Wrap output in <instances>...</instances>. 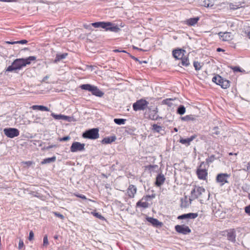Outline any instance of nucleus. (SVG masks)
<instances>
[{
	"instance_id": "58836bf2",
	"label": "nucleus",
	"mask_w": 250,
	"mask_h": 250,
	"mask_svg": "<svg viewBox=\"0 0 250 250\" xmlns=\"http://www.w3.org/2000/svg\"><path fill=\"white\" fill-rule=\"evenodd\" d=\"M229 8L231 10H236L239 8V5H237L232 3H230L229 4Z\"/></svg>"
},
{
	"instance_id": "f8f14e48",
	"label": "nucleus",
	"mask_w": 250,
	"mask_h": 250,
	"mask_svg": "<svg viewBox=\"0 0 250 250\" xmlns=\"http://www.w3.org/2000/svg\"><path fill=\"white\" fill-rule=\"evenodd\" d=\"M175 230L179 233L186 235L191 232V229L188 227L185 226L184 225H177L175 226Z\"/></svg>"
},
{
	"instance_id": "774afa93",
	"label": "nucleus",
	"mask_w": 250,
	"mask_h": 250,
	"mask_svg": "<svg viewBox=\"0 0 250 250\" xmlns=\"http://www.w3.org/2000/svg\"><path fill=\"white\" fill-rule=\"evenodd\" d=\"M174 130L175 131V132H177L178 131V129L177 128H174Z\"/></svg>"
},
{
	"instance_id": "4d7b16f0",
	"label": "nucleus",
	"mask_w": 250,
	"mask_h": 250,
	"mask_svg": "<svg viewBox=\"0 0 250 250\" xmlns=\"http://www.w3.org/2000/svg\"><path fill=\"white\" fill-rule=\"evenodd\" d=\"M69 139H70V137H69V136H68L63 137V141H67V140H68Z\"/></svg>"
},
{
	"instance_id": "09e8293b",
	"label": "nucleus",
	"mask_w": 250,
	"mask_h": 250,
	"mask_svg": "<svg viewBox=\"0 0 250 250\" xmlns=\"http://www.w3.org/2000/svg\"><path fill=\"white\" fill-rule=\"evenodd\" d=\"M17 43H20V44H26V43H27V41L26 40H21V41H17Z\"/></svg>"
},
{
	"instance_id": "6e6d98bb",
	"label": "nucleus",
	"mask_w": 250,
	"mask_h": 250,
	"mask_svg": "<svg viewBox=\"0 0 250 250\" xmlns=\"http://www.w3.org/2000/svg\"><path fill=\"white\" fill-rule=\"evenodd\" d=\"M77 196H78V197H80V198H81L82 199H86V197L84 195H77Z\"/></svg>"
},
{
	"instance_id": "2eb2a0df",
	"label": "nucleus",
	"mask_w": 250,
	"mask_h": 250,
	"mask_svg": "<svg viewBox=\"0 0 250 250\" xmlns=\"http://www.w3.org/2000/svg\"><path fill=\"white\" fill-rule=\"evenodd\" d=\"M220 39L223 41H229L232 39V35L230 32H222L218 33Z\"/></svg>"
},
{
	"instance_id": "b1692460",
	"label": "nucleus",
	"mask_w": 250,
	"mask_h": 250,
	"mask_svg": "<svg viewBox=\"0 0 250 250\" xmlns=\"http://www.w3.org/2000/svg\"><path fill=\"white\" fill-rule=\"evenodd\" d=\"M197 116L193 115H186L184 117H181V120L183 121H195Z\"/></svg>"
},
{
	"instance_id": "69168bd1",
	"label": "nucleus",
	"mask_w": 250,
	"mask_h": 250,
	"mask_svg": "<svg viewBox=\"0 0 250 250\" xmlns=\"http://www.w3.org/2000/svg\"><path fill=\"white\" fill-rule=\"evenodd\" d=\"M248 36L250 39V31L248 33Z\"/></svg>"
},
{
	"instance_id": "7ed1b4c3",
	"label": "nucleus",
	"mask_w": 250,
	"mask_h": 250,
	"mask_svg": "<svg viewBox=\"0 0 250 250\" xmlns=\"http://www.w3.org/2000/svg\"><path fill=\"white\" fill-rule=\"evenodd\" d=\"M80 87L83 90H87L92 93V94L97 97H102L104 93L99 90L97 86L92 85L90 84H83L80 86Z\"/></svg>"
},
{
	"instance_id": "e2e57ef3",
	"label": "nucleus",
	"mask_w": 250,
	"mask_h": 250,
	"mask_svg": "<svg viewBox=\"0 0 250 250\" xmlns=\"http://www.w3.org/2000/svg\"><path fill=\"white\" fill-rule=\"evenodd\" d=\"M26 164H27L28 165H30L32 164V162L30 161H28L26 162Z\"/></svg>"
},
{
	"instance_id": "393cba45",
	"label": "nucleus",
	"mask_w": 250,
	"mask_h": 250,
	"mask_svg": "<svg viewBox=\"0 0 250 250\" xmlns=\"http://www.w3.org/2000/svg\"><path fill=\"white\" fill-rule=\"evenodd\" d=\"M199 20V18L198 17L190 18L187 21V24L190 26H193Z\"/></svg>"
},
{
	"instance_id": "aec40b11",
	"label": "nucleus",
	"mask_w": 250,
	"mask_h": 250,
	"mask_svg": "<svg viewBox=\"0 0 250 250\" xmlns=\"http://www.w3.org/2000/svg\"><path fill=\"white\" fill-rule=\"evenodd\" d=\"M137 188L133 185L129 186L127 189V194L130 198H133L136 193Z\"/></svg>"
},
{
	"instance_id": "de8ad7c7",
	"label": "nucleus",
	"mask_w": 250,
	"mask_h": 250,
	"mask_svg": "<svg viewBox=\"0 0 250 250\" xmlns=\"http://www.w3.org/2000/svg\"><path fill=\"white\" fill-rule=\"evenodd\" d=\"M232 69L234 72H241V68L239 66H233L232 67Z\"/></svg>"
},
{
	"instance_id": "37998d69",
	"label": "nucleus",
	"mask_w": 250,
	"mask_h": 250,
	"mask_svg": "<svg viewBox=\"0 0 250 250\" xmlns=\"http://www.w3.org/2000/svg\"><path fill=\"white\" fill-rule=\"evenodd\" d=\"M245 211L246 213L250 216V205L245 207Z\"/></svg>"
},
{
	"instance_id": "6e6552de",
	"label": "nucleus",
	"mask_w": 250,
	"mask_h": 250,
	"mask_svg": "<svg viewBox=\"0 0 250 250\" xmlns=\"http://www.w3.org/2000/svg\"><path fill=\"white\" fill-rule=\"evenodd\" d=\"M206 192L205 189L202 187H195L191 191V197L197 199L201 197L204 193Z\"/></svg>"
},
{
	"instance_id": "0eeeda50",
	"label": "nucleus",
	"mask_w": 250,
	"mask_h": 250,
	"mask_svg": "<svg viewBox=\"0 0 250 250\" xmlns=\"http://www.w3.org/2000/svg\"><path fill=\"white\" fill-rule=\"evenodd\" d=\"M148 104V102L146 100L140 99L134 103L132 106L133 110L135 111L144 110L146 108Z\"/></svg>"
},
{
	"instance_id": "a19ab883",
	"label": "nucleus",
	"mask_w": 250,
	"mask_h": 250,
	"mask_svg": "<svg viewBox=\"0 0 250 250\" xmlns=\"http://www.w3.org/2000/svg\"><path fill=\"white\" fill-rule=\"evenodd\" d=\"M155 197V195H146V196H144L143 198H142V200H145L146 201H147L148 200L149 198H154Z\"/></svg>"
},
{
	"instance_id": "5701e85b",
	"label": "nucleus",
	"mask_w": 250,
	"mask_h": 250,
	"mask_svg": "<svg viewBox=\"0 0 250 250\" xmlns=\"http://www.w3.org/2000/svg\"><path fill=\"white\" fill-rule=\"evenodd\" d=\"M200 3L202 6L208 7L214 5V0H200Z\"/></svg>"
},
{
	"instance_id": "39448f33",
	"label": "nucleus",
	"mask_w": 250,
	"mask_h": 250,
	"mask_svg": "<svg viewBox=\"0 0 250 250\" xmlns=\"http://www.w3.org/2000/svg\"><path fill=\"white\" fill-rule=\"evenodd\" d=\"M82 136L84 138L90 139H97L99 136V129L97 128H94L86 130L83 133Z\"/></svg>"
},
{
	"instance_id": "e433bc0d",
	"label": "nucleus",
	"mask_w": 250,
	"mask_h": 250,
	"mask_svg": "<svg viewBox=\"0 0 250 250\" xmlns=\"http://www.w3.org/2000/svg\"><path fill=\"white\" fill-rule=\"evenodd\" d=\"M193 66L196 70H200V69L201 68V65L200 64V63L199 62H193Z\"/></svg>"
},
{
	"instance_id": "bf43d9fd",
	"label": "nucleus",
	"mask_w": 250,
	"mask_h": 250,
	"mask_svg": "<svg viewBox=\"0 0 250 250\" xmlns=\"http://www.w3.org/2000/svg\"><path fill=\"white\" fill-rule=\"evenodd\" d=\"M83 27H84V28H85V29H89V27H90V25L84 24V25H83Z\"/></svg>"
},
{
	"instance_id": "f257e3e1",
	"label": "nucleus",
	"mask_w": 250,
	"mask_h": 250,
	"mask_svg": "<svg viewBox=\"0 0 250 250\" xmlns=\"http://www.w3.org/2000/svg\"><path fill=\"white\" fill-rule=\"evenodd\" d=\"M36 60V57L35 56H29L26 58L16 59L12 63V64L6 68L5 73L20 70L26 65L30 64L32 61Z\"/></svg>"
},
{
	"instance_id": "603ef678",
	"label": "nucleus",
	"mask_w": 250,
	"mask_h": 250,
	"mask_svg": "<svg viewBox=\"0 0 250 250\" xmlns=\"http://www.w3.org/2000/svg\"><path fill=\"white\" fill-rule=\"evenodd\" d=\"M157 166L155 165V166H152V165H148L147 167V168L149 169V170H151V169H152L153 168H154V167H156Z\"/></svg>"
},
{
	"instance_id": "412c9836",
	"label": "nucleus",
	"mask_w": 250,
	"mask_h": 250,
	"mask_svg": "<svg viewBox=\"0 0 250 250\" xmlns=\"http://www.w3.org/2000/svg\"><path fill=\"white\" fill-rule=\"evenodd\" d=\"M176 101H178L176 98H168L162 101V104H166L169 107H172L173 105H175V103H173V102H175Z\"/></svg>"
},
{
	"instance_id": "f3484780",
	"label": "nucleus",
	"mask_w": 250,
	"mask_h": 250,
	"mask_svg": "<svg viewBox=\"0 0 250 250\" xmlns=\"http://www.w3.org/2000/svg\"><path fill=\"white\" fill-rule=\"evenodd\" d=\"M166 178L165 176L162 173L158 174L156 178L155 182V185L158 187H160L165 182Z\"/></svg>"
},
{
	"instance_id": "6ab92c4d",
	"label": "nucleus",
	"mask_w": 250,
	"mask_h": 250,
	"mask_svg": "<svg viewBox=\"0 0 250 250\" xmlns=\"http://www.w3.org/2000/svg\"><path fill=\"white\" fill-rule=\"evenodd\" d=\"M146 220L153 226L156 227H161L163 225L162 223L160 222L158 219L151 217H147Z\"/></svg>"
},
{
	"instance_id": "20e7f679",
	"label": "nucleus",
	"mask_w": 250,
	"mask_h": 250,
	"mask_svg": "<svg viewBox=\"0 0 250 250\" xmlns=\"http://www.w3.org/2000/svg\"><path fill=\"white\" fill-rule=\"evenodd\" d=\"M212 81L216 84L219 85L222 88L226 89L229 87L230 82L224 79L219 75H215L212 78Z\"/></svg>"
},
{
	"instance_id": "338daca9",
	"label": "nucleus",
	"mask_w": 250,
	"mask_h": 250,
	"mask_svg": "<svg viewBox=\"0 0 250 250\" xmlns=\"http://www.w3.org/2000/svg\"><path fill=\"white\" fill-rule=\"evenodd\" d=\"M115 52H121V51L118 50V49H116L114 50Z\"/></svg>"
},
{
	"instance_id": "f03ea898",
	"label": "nucleus",
	"mask_w": 250,
	"mask_h": 250,
	"mask_svg": "<svg viewBox=\"0 0 250 250\" xmlns=\"http://www.w3.org/2000/svg\"><path fill=\"white\" fill-rule=\"evenodd\" d=\"M91 25L95 28L101 27L105 31H110L114 33H118L121 31V28L117 24L111 22L98 21L92 23Z\"/></svg>"
},
{
	"instance_id": "c85d7f7f",
	"label": "nucleus",
	"mask_w": 250,
	"mask_h": 250,
	"mask_svg": "<svg viewBox=\"0 0 250 250\" xmlns=\"http://www.w3.org/2000/svg\"><path fill=\"white\" fill-rule=\"evenodd\" d=\"M142 199L137 202L136 207H142L144 208H146L149 206V204L146 202H142Z\"/></svg>"
},
{
	"instance_id": "9d476101",
	"label": "nucleus",
	"mask_w": 250,
	"mask_h": 250,
	"mask_svg": "<svg viewBox=\"0 0 250 250\" xmlns=\"http://www.w3.org/2000/svg\"><path fill=\"white\" fill-rule=\"evenodd\" d=\"M230 175L227 173H219L216 177L217 183H220L221 186H223L225 183H228V179L229 178Z\"/></svg>"
},
{
	"instance_id": "4be33fe9",
	"label": "nucleus",
	"mask_w": 250,
	"mask_h": 250,
	"mask_svg": "<svg viewBox=\"0 0 250 250\" xmlns=\"http://www.w3.org/2000/svg\"><path fill=\"white\" fill-rule=\"evenodd\" d=\"M116 140L115 136H112L104 138L101 141L103 144H108L114 142Z\"/></svg>"
},
{
	"instance_id": "8fccbe9b",
	"label": "nucleus",
	"mask_w": 250,
	"mask_h": 250,
	"mask_svg": "<svg viewBox=\"0 0 250 250\" xmlns=\"http://www.w3.org/2000/svg\"><path fill=\"white\" fill-rule=\"evenodd\" d=\"M54 213L55 214V215L56 216H58V217H60L61 218H62V215L59 213H58L57 212H54Z\"/></svg>"
},
{
	"instance_id": "f704fd0d",
	"label": "nucleus",
	"mask_w": 250,
	"mask_h": 250,
	"mask_svg": "<svg viewBox=\"0 0 250 250\" xmlns=\"http://www.w3.org/2000/svg\"><path fill=\"white\" fill-rule=\"evenodd\" d=\"M62 59V54H57L56 55V57L54 60V63H57L58 62L60 61Z\"/></svg>"
},
{
	"instance_id": "c03bdc74",
	"label": "nucleus",
	"mask_w": 250,
	"mask_h": 250,
	"mask_svg": "<svg viewBox=\"0 0 250 250\" xmlns=\"http://www.w3.org/2000/svg\"><path fill=\"white\" fill-rule=\"evenodd\" d=\"M213 133L216 135H218L220 134V132L218 131V127H214L213 129Z\"/></svg>"
},
{
	"instance_id": "49530a36",
	"label": "nucleus",
	"mask_w": 250,
	"mask_h": 250,
	"mask_svg": "<svg viewBox=\"0 0 250 250\" xmlns=\"http://www.w3.org/2000/svg\"><path fill=\"white\" fill-rule=\"evenodd\" d=\"M34 235V232L32 231H30L29 232V237H28V239L29 241H31L33 239Z\"/></svg>"
},
{
	"instance_id": "1a4fd4ad",
	"label": "nucleus",
	"mask_w": 250,
	"mask_h": 250,
	"mask_svg": "<svg viewBox=\"0 0 250 250\" xmlns=\"http://www.w3.org/2000/svg\"><path fill=\"white\" fill-rule=\"evenodd\" d=\"M4 134L8 137L13 138L20 134L19 130L15 128H6L3 130Z\"/></svg>"
},
{
	"instance_id": "052dcab7",
	"label": "nucleus",
	"mask_w": 250,
	"mask_h": 250,
	"mask_svg": "<svg viewBox=\"0 0 250 250\" xmlns=\"http://www.w3.org/2000/svg\"><path fill=\"white\" fill-rule=\"evenodd\" d=\"M217 52L224 51V50H223V49H222L221 48H218L217 49Z\"/></svg>"
},
{
	"instance_id": "c9c22d12",
	"label": "nucleus",
	"mask_w": 250,
	"mask_h": 250,
	"mask_svg": "<svg viewBox=\"0 0 250 250\" xmlns=\"http://www.w3.org/2000/svg\"><path fill=\"white\" fill-rule=\"evenodd\" d=\"M91 213L96 217L101 220H104V218L100 213L96 212H92Z\"/></svg>"
},
{
	"instance_id": "a878e982",
	"label": "nucleus",
	"mask_w": 250,
	"mask_h": 250,
	"mask_svg": "<svg viewBox=\"0 0 250 250\" xmlns=\"http://www.w3.org/2000/svg\"><path fill=\"white\" fill-rule=\"evenodd\" d=\"M32 107V109L33 110H38L42 111H49V108L45 106L44 105H34Z\"/></svg>"
},
{
	"instance_id": "4c0bfd02",
	"label": "nucleus",
	"mask_w": 250,
	"mask_h": 250,
	"mask_svg": "<svg viewBox=\"0 0 250 250\" xmlns=\"http://www.w3.org/2000/svg\"><path fill=\"white\" fill-rule=\"evenodd\" d=\"M51 116L56 120H62V114H55L54 113H52Z\"/></svg>"
},
{
	"instance_id": "79ce46f5",
	"label": "nucleus",
	"mask_w": 250,
	"mask_h": 250,
	"mask_svg": "<svg viewBox=\"0 0 250 250\" xmlns=\"http://www.w3.org/2000/svg\"><path fill=\"white\" fill-rule=\"evenodd\" d=\"M23 246H24L23 241L21 239L20 240L19 243V246H18L19 249H21V248H22L23 247Z\"/></svg>"
},
{
	"instance_id": "473e14b6",
	"label": "nucleus",
	"mask_w": 250,
	"mask_h": 250,
	"mask_svg": "<svg viewBox=\"0 0 250 250\" xmlns=\"http://www.w3.org/2000/svg\"><path fill=\"white\" fill-rule=\"evenodd\" d=\"M216 159V158L215 157V155H211L210 156L208 157V158L206 159V164L209 165L210 163H212Z\"/></svg>"
},
{
	"instance_id": "a18cd8bd",
	"label": "nucleus",
	"mask_w": 250,
	"mask_h": 250,
	"mask_svg": "<svg viewBox=\"0 0 250 250\" xmlns=\"http://www.w3.org/2000/svg\"><path fill=\"white\" fill-rule=\"evenodd\" d=\"M130 57H131L132 59L134 60L135 61H136V62H139V63H140V64H142V62L146 63V61H143V62L140 61L138 60V58H137L135 57L134 56H132V55H130Z\"/></svg>"
},
{
	"instance_id": "2f4dec72",
	"label": "nucleus",
	"mask_w": 250,
	"mask_h": 250,
	"mask_svg": "<svg viewBox=\"0 0 250 250\" xmlns=\"http://www.w3.org/2000/svg\"><path fill=\"white\" fill-rule=\"evenodd\" d=\"M114 122L115 124L119 125H125L126 122V119L115 118L114 119Z\"/></svg>"
},
{
	"instance_id": "c756f323",
	"label": "nucleus",
	"mask_w": 250,
	"mask_h": 250,
	"mask_svg": "<svg viewBox=\"0 0 250 250\" xmlns=\"http://www.w3.org/2000/svg\"><path fill=\"white\" fill-rule=\"evenodd\" d=\"M152 130L154 132H156L157 133H160L161 131H164L162 126L158 125L156 124H154L152 125Z\"/></svg>"
},
{
	"instance_id": "13d9d810",
	"label": "nucleus",
	"mask_w": 250,
	"mask_h": 250,
	"mask_svg": "<svg viewBox=\"0 0 250 250\" xmlns=\"http://www.w3.org/2000/svg\"><path fill=\"white\" fill-rule=\"evenodd\" d=\"M48 78L49 77L48 76H45L42 79V82H45L48 79Z\"/></svg>"
},
{
	"instance_id": "5fc2aeb1",
	"label": "nucleus",
	"mask_w": 250,
	"mask_h": 250,
	"mask_svg": "<svg viewBox=\"0 0 250 250\" xmlns=\"http://www.w3.org/2000/svg\"><path fill=\"white\" fill-rule=\"evenodd\" d=\"M6 43L8 44H14L17 43V41H16V42L8 41V42H6Z\"/></svg>"
},
{
	"instance_id": "bb28decb",
	"label": "nucleus",
	"mask_w": 250,
	"mask_h": 250,
	"mask_svg": "<svg viewBox=\"0 0 250 250\" xmlns=\"http://www.w3.org/2000/svg\"><path fill=\"white\" fill-rule=\"evenodd\" d=\"M180 62L179 63V65H182L184 66H188L189 65V60L187 57H183L181 59Z\"/></svg>"
},
{
	"instance_id": "ea45409f",
	"label": "nucleus",
	"mask_w": 250,
	"mask_h": 250,
	"mask_svg": "<svg viewBox=\"0 0 250 250\" xmlns=\"http://www.w3.org/2000/svg\"><path fill=\"white\" fill-rule=\"evenodd\" d=\"M48 244V240L47 235H45L43 237V246H46Z\"/></svg>"
},
{
	"instance_id": "4468645a",
	"label": "nucleus",
	"mask_w": 250,
	"mask_h": 250,
	"mask_svg": "<svg viewBox=\"0 0 250 250\" xmlns=\"http://www.w3.org/2000/svg\"><path fill=\"white\" fill-rule=\"evenodd\" d=\"M228 239L233 242H236V231L234 229H230L227 230Z\"/></svg>"
},
{
	"instance_id": "3c124183",
	"label": "nucleus",
	"mask_w": 250,
	"mask_h": 250,
	"mask_svg": "<svg viewBox=\"0 0 250 250\" xmlns=\"http://www.w3.org/2000/svg\"><path fill=\"white\" fill-rule=\"evenodd\" d=\"M245 170L246 171H250V162H249L247 164V168H246V169H245Z\"/></svg>"
},
{
	"instance_id": "ddd939ff",
	"label": "nucleus",
	"mask_w": 250,
	"mask_h": 250,
	"mask_svg": "<svg viewBox=\"0 0 250 250\" xmlns=\"http://www.w3.org/2000/svg\"><path fill=\"white\" fill-rule=\"evenodd\" d=\"M186 51L182 49H174L172 51V55L174 58L180 60L184 56Z\"/></svg>"
},
{
	"instance_id": "dca6fc26",
	"label": "nucleus",
	"mask_w": 250,
	"mask_h": 250,
	"mask_svg": "<svg viewBox=\"0 0 250 250\" xmlns=\"http://www.w3.org/2000/svg\"><path fill=\"white\" fill-rule=\"evenodd\" d=\"M197 213H188L186 214H183L178 216L177 219L179 220L191 219H194L198 217Z\"/></svg>"
},
{
	"instance_id": "864d4df0",
	"label": "nucleus",
	"mask_w": 250,
	"mask_h": 250,
	"mask_svg": "<svg viewBox=\"0 0 250 250\" xmlns=\"http://www.w3.org/2000/svg\"><path fill=\"white\" fill-rule=\"evenodd\" d=\"M59 238H60V239H62V236H59L58 235H55V236H54V238L56 240H57L59 239ZM55 242H56V243H58L57 241H55Z\"/></svg>"
},
{
	"instance_id": "a211bd4d",
	"label": "nucleus",
	"mask_w": 250,
	"mask_h": 250,
	"mask_svg": "<svg viewBox=\"0 0 250 250\" xmlns=\"http://www.w3.org/2000/svg\"><path fill=\"white\" fill-rule=\"evenodd\" d=\"M196 135H193L189 138H181L179 140V142L182 144L185 145L187 146H189L191 141H192L196 137Z\"/></svg>"
},
{
	"instance_id": "cd10ccee",
	"label": "nucleus",
	"mask_w": 250,
	"mask_h": 250,
	"mask_svg": "<svg viewBox=\"0 0 250 250\" xmlns=\"http://www.w3.org/2000/svg\"><path fill=\"white\" fill-rule=\"evenodd\" d=\"M56 159V157L53 156L50 158H47L45 159H44L41 162V164L42 165H44L47 164H50L51 163H53L55 161Z\"/></svg>"
},
{
	"instance_id": "0e129e2a",
	"label": "nucleus",
	"mask_w": 250,
	"mask_h": 250,
	"mask_svg": "<svg viewBox=\"0 0 250 250\" xmlns=\"http://www.w3.org/2000/svg\"><path fill=\"white\" fill-rule=\"evenodd\" d=\"M67 55V53H63V59L65 58V57Z\"/></svg>"
},
{
	"instance_id": "423d86ee",
	"label": "nucleus",
	"mask_w": 250,
	"mask_h": 250,
	"mask_svg": "<svg viewBox=\"0 0 250 250\" xmlns=\"http://www.w3.org/2000/svg\"><path fill=\"white\" fill-rule=\"evenodd\" d=\"M206 164L204 162L201 163L199 167L197 169L196 174L198 178L201 180H205L208 175L207 170L206 169Z\"/></svg>"
},
{
	"instance_id": "7c9ffc66",
	"label": "nucleus",
	"mask_w": 250,
	"mask_h": 250,
	"mask_svg": "<svg viewBox=\"0 0 250 250\" xmlns=\"http://www.w3.org/2000/svg\"><path fill=\"white\" fill-rule=\"evenodd\" d=\"M186 112V108L183 105H180L178 106L177 109V113L182 115Z\"/></svg>"
},
{
	"instance_id": "72a5a7b5",
	"label": "nucleus",
	"mask_w": 250,
	"mask_h": 250,
	"mask_svg": "<svg viewBox=\"0 0 250 250\" xmlns=\"http://www.w3.org/2000/svg\"><path fill=\"white\" fill-rule=\"evenodd\" d=\"M63 121H66L68 122H75L76 120L73 116H68L63 115Z\"/></svg>"
},
{
	"instance_id": "9b49d317",
	"label": "nucleus",
	"mask_w": 250,
	"mask_h": 250,
	"mask_svg": "<svg viewBox=\"0 0 250 250\" xmlns=\"http://www.w3.org/2000/svg\"><path fill=\"white\" fill-rule=\"evenodd\" d=\"M84 146V144L74 142L72 143L70 147V151L72 152L83 151L85 149Z\"/></svg>"
},
{
	"instance_id": "680f3d73",
	"label": "nucleus",
	"mask_w": 250,
	"mask_h": 250,
	"mask_svg": "<svg viewBox=\"0 0 250 250\" xmlns=\"http://www.w3.org/2000/svg\"><path fill=\"white\" fill-rule=\"evenodd\" d=\"M0 1H3V2H11V1H12V0H0Z\"/></svg>"
}]
</instances>
